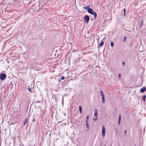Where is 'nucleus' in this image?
Listing matches in <instances>:
<instances>
[{"label":"nucleus","instance_id":"obj_1","mask_svg":"<svg viewBox=\"0 0 146 146\" xmlns=\"http://www.w3.org/2000/svg\"><path fill=\"white\" fill-rule=\"evenodd\" d=\"M88 13H90L92 15H93L95 18H96L97 16V15L95 12H94L90 8L88 9Z\"/></svg>","mask_w":146,"mask_h":146},{"label":"nucleus","instance_id":"obj_2","mask_svg":"<svg viewBox=\"0 0 146 146\" xmlns=\"http://www.w3.org/2000/svg\"><path fill=\"white\" fill-rule=\"evenodd\" d=\"M105 128L103 126L102 128V136L103 137H104L105 135Z\"/></svg>","mask_w":146,"mask_h":146},{"label":"nucleus","instance_id":"obj_3","mask_svg":"<svg viewBox=\"0 0 146 146\" xmlns=\"http://www.w3.org/2000/svg\"><path fill=\"white\" fill-rule=\"evenodd\" d=\"M84 19L86 23H88L89 22V21L90 19V17L86 15L84 17Z\"/></svg>","mask_w":146,"mask_h":146},{"label":"nucleus","instance_id":"obj_4","mask_svg":"<svg viewBox=\"0 0 146 146\" xmlns=\"http://www.w3.org/2000/svg\"><path fill=\"white\" fill-rule=\"evenodd\" d=\"M6 77V75L4 74H2L0 75V79L1 80H3Z\"/></svg>","mask_w":146,"mask_h":146},{"label":"nucleus","instance_id":"obj_5","mask_svg":"<svg viewBox=\"0 0 146 146\" xmlns=\"http://www.w3.org/2000/svg\"><path fill=\"white\" fill-rule=\"evenodd\" d=\"M98 114V110L97 109H96L94 111V116H97Z\"/></svg>","mask_w":146,"mask_h":146},{"label":"nucleus","instance_id":"obj_6","mask_svg":"<svg viewBox=\"0 0 146 146\" xmlns=\"http://www.w3.org/2000/svg\"><path fill=\"white\" fill-rule=\"evenodd\" d=\"M29 13L31 15L33 14V9H30L29 11Z\"/></svg>","mask_w":146,"mask_h":146},{"label":"nucleus","instance_id":"obj_7","mask_svg":"<svg viewBox=\"0 0 146 146\" xmlns=\"http://www.w3.org/2000/svg\"><path fill=\"white\" fill-rule=\"evenodd\" d=\"M86 127H87V128H88V129H90V127L89 126L88 123V121H86Z\"/></svg>","mask_w":146,"mask_h":146},{"label":"nucleus","instance_id":"obj_8","mask_svg":"<svg viewBox=\"0 0 146 146\" xmlns=\"http://www.w3.org/2000/svg\"><path fill=\"white\" fill-rule=\"evenodd\" d=\"M146 90L145 87H143L141 89V92L143 93Z\"/></svg>","mask_w":146,"mask_h":146},{"label":"nucleus","instance_id":"obj_9","mask_svg":"<svg viewBox=\"0 0 146 146\" xmlns=\"http://www.w3.org/2000/svg\"><path fill=\"white\" fill-rule=\"evenodd\" d=\"M121 115H119V119H118V125H119L120 123V122H121Z\"/></svg>","mask_w":146,"mask_h":146},{"label":"nucleus","instance_id":"obj_10","mask_svg":"<svg viewBox=\"0 0 146 146\" xmlns=\"http://www.w3.org/2000/svg\"><path fill=\"white\" fill-rule=\"evenodd\" d=\"M100 95L101 97L104 96V94L102 91H100Z\"/></svg>","mask_w":146,"mask_h":146},{"label":"nucleus","instance_id":"obj_11","mask_svg":"<svg viewBox=\"0 0 146 146\" xmlns=\"http://www.w3.org/2000/svg\"><path fill=\"white\" fill-rule=\"evenodd\" d=\"M83 8L87 10V11H88V9H90V6H88L86 7H84Z\"/></svg>","mask_w":146,"mask_h":146},{"label":"nucleus","instance_id":"obj_12","mask_svg":"<svg viewBox=\"0 0 146 146\" xmlns=\"http://www.w3.org/2000/svg\"><path fill=\"white\" fill-rule=\"evenodd\" d=\"M102 101L103 103H104L105 102V100L104 96L101 97Z\"/></svg>","mask_w":146,"mask_h":146},{"label":"nucleus","instance_id":"obj_13","mask_svg":"<svg viewBox=\"0 0 146 146\" xmlns=\"http://www.w3.org/2000/svg\"><path fill=\"white\" fill-rule=\"evenodd\" d=\"M146 97V96L145 95H143L142 96V99L145 102V98Z\"/></svg>","mask_w":146,"mask_h":146},{"label":"nucleus","instance_id":"obj_14","mask_svg":"<svg viewBox=\"0 0 146 146\" xmlns=\"http://www.w3.org/2000/svg\"><path fill=\"white\" fill-rule=\"evenodd\" d=\"M97 119V116H94L93 119V120L94 121H96Z\"/></svg>","mask_w":146,"mask_h":146},{"label":"nucleus","instance_id":"obj_15","mask_svg":"<svg viewBox=\"0 0 146 146\" xmlns=\"http://www.w3.org/2000/svg\"><path fill=\"white\" fill-rule=\"evenodd\" d=\"M79 109L80 112V113H82V107H81V106H79Z\"/></svg>","mask_w":146,"mask_h":146},{"label":"nucleus","instance_id":"obj_16","mask_svg":"<svg viewBox=\"0 0 146 146\" xmlns=\"http://www.w3.org/2000/svg\"><path fill=\"white\" fill-rule=\"evenodd\" d=\"M28 122V120L27 119H25L24 123V125H25Z\"/></svg>","mask_w":146,"mask_h":146},{"label":"nucleus","instance_id":"obj_17","mask_svg":"<svg viewBox=\"0 0 146 146\" xmlns=\"http://www.w3.org/2000/svg\"><path fill=\"white\" fill-rule=\"evenodd\" d=\"M104 44V42L103 41H102L100 43V47H101Z\"/></svg>","mask_w":146,"mask_h":146},{"label":"nucleus","instance_id":"obj_18","mask_svg":"<svg viewBox=\"0 0 146 146\" xmlns=\"http://www.w3.org/2000/svg\"><path fill=\"white\" fill-rule=\"evenodd\" d=\"M113 43L112 42H111V46L113 47Z\"/></svg>","mask_w":146,"mask_h":146},{"label":"nucleus","instance_id":"obj_19","mask_svg":"<svg viewBox=\"0 0 146 146\" xmlns=\"http://www.w3.org/2000/svg\"><path fill=\"white\" fill-rule=\"evenodd\" d=\"M65 79V77L64 76H62L61 78V79L62 80H63Z\"/></svg>","mask_w":146,"mask_h":146},{"label":"nucleus","instance_id":"obj_20","mask_svg":"<svg viewBox=\"0 0 146 146\" xmlns=\"http://www.w3.org/2000/svg\"><path fill=\"white\" fill-rule=\"evenodd\" d=\"M125 9H123V11H124V15H125Z\"/></svg>","mask_w":146,"mask_h":146},{"label":"nucleus","instance_id":"obj_21","mask_svg":"<svg viewBox=\"0 0 146 146\" xmlns=\"http://www.w3.org/2000/svg\"><path fill=\"white\" fill-rule=\"evenodd\" d=\"M88 118H89L88 116H88H87V117H86V121H88Z\"/></svg>","mask_w":146,"mask_h":146},{"label":"nucleus","instance_id":"obj_22","mask_svg":"<svg viewBox=\"0 0 146 146\" xmlns=\"http://www.w3.org/2000/svg\"><path fill=\"white\" fill-rule=\"evenodd\" d=\"M118 77L119 78H120L121 77V75L120 74H119L118 75Z\"/></svg>","mask_w":146,"mask_h":146},{"label":"nucleus","instance_id":"obj_23","mask_svg":"<svg viewBox=\"0 0 146 146\" xmlns=\"http://www.w3.org/2000/svg\"><path fill=\"white\" fill-rule=\"evenodd\" d=\"M126 38H125H125H124V42H125V40H126Z\"/></svg>","mask_w":146,"mask_h":146},{"label":"nucleus","instance_id":"obj_24","mask_svg":"<svg viewBox=\"0 0 146 146\" xmlns=\"http://www.w3.org/2000/svg\"><path fill=\"white\" fill-rule=\"evenodd\" d=\"M125 64V62H123V63H122V64L123 65H124V64Z\"/></svg>","mask_w":146,"mask_h":146},{"label":"nucleus","instance_id":"obj_25","mask_svg":"<svg viewBox=\"0 0 146 146\" xmlns=\"http://www.w3.org/2000/svg\"><path fill=\"white\" fill-rule=\"evenodd\" d=\"M28 90H29V91H31V90H30V89H28Z\"/></svg>","mask_w":146,"mask_h":146},{"label":"nucleus","instance_id":"obj_26","mask_svg":"<svg viewBox=\"0 0 146 146\" xmlns=\"http://www.w3.org/2000/svg\"><path fill=\"white\" fill-rule=\"evenodd\" d=\"M126 130L125 131V133H126Z\"/></svg>","mask_w":146,"mask_h":146},{"label":"nucleus","instance_id":"obj_27","mask_svg":"<svg viewBox=\"0 0 146 146\" xmlns=\"http://www.w3.org/2000/svg\"><path fill=\"white\" fill-rule=\"evenodd\" d=\"M104 146H106L105 145H104Z\"/></svg>","mask_w":146,"mask_h":146}]
</instances>
